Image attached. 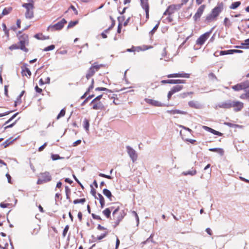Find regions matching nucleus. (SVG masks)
<instances>
[{
	"label": "nucleus",
	"mask_w": 249,
	"mask_h": 249,
	"mask_svg": "<svg viewBox=\"0 0 249 249\" xmlns=\"http://www.w3.org/2000/svg\"><path fill=\"white\" fill-rule=\"evenodd\" d=\"M223 9V2L218 3L217 5L212 9L211 13L206 16L204 22L206 23H209L213 20H216Z\"/></svg>",
	"instance_id": "obj_1"
},
{
	"label": "nucleus",
	"mask_w": 249,
	"mask_h": 249,
	"mask_svg": "<svg viewBox=\"0 0 249 249\" xmlns=\"http://www.w3.org/2000/svg\"><path fill=\"white\" fill-rule=\"evenodd\" d=\"M18 38L19 40L18 44L20 45L21 50L25 53L28 52L29 49L26 47V46H28L29 43L28 35L23 34L19 36Z\"/></svg>",
	"instance_id": "obj_2"
},
{
	"label": "nucleus",
	"mask_w": 249,
	"mask_h": 249,
	"mask_svg": "<svg viewBox=\"0 0 249 249\" xmlns=\"http://www.w3.org/2000/svg\"><path fill=\"white\" fill-rule=\"evenodd\" d=\"M40 178H38L36 184L41 185L45 183L50 182L52 179V177L49 172L45 171L43 173H41Z\"/></svg>",
	"instance_id": "obj_3"
},
{
	"label": "nucleus",
	"mask_w": 249,
	"mask_h": 249,
	"mask_svg": "<svg viewBox=\"0 0 249 249\" xmlns=\"http://www.w3.org/2000/svg\"><path fill=\"white\" fill-rule=\"evenodd\" d=\"M214 28V27L211 28V29L208 31L203 34L201 35L196 40V44L202 46L203 45L205 41L208 39V38L210 36L211 34H212L213 29Z\"/></svg>",
	"instance_id": "obj_4"
},
{
	"label": "nucleus",
	"mask_w": 249,
	"mask_h": 249,
	"mask_svg": "<svg viewBox=\"0 0 249 249\" xmlns=\"http://www.w3.org/2000/svg\"><path fill=\"white\" fill-rule=\"evenodd\" d=\"M67 21L65 18H62L60 21L53 25H50L48 27V29H51L52 31L61 30L67 23Z\"/></svg>",
	"instance_id": "obj_5"
},
{
	"label": "nucleus",
	"mask_w": 249,
	"mask_h": 249,
	"mask_svg": "<svg viewBox=\"0 0 249 249\" xmlns=\"http://www.w3.org/2000/svg\"><path fill=\"white\" fill-rule=\"evenodd\" d=\"M126 149L127 152L132 160V161L134 162L137 160L138 155L136 151L130 146H126Z\"/></svg>",
	"instance_id": "obj_6"
},
{
	"label": "nucleus",
	"mask_w": 249,
	"mask_h": 249,
	"mask_svg": "<svg viewBox=\"0 0 249 249\" xmlns=\"http://www.w3.org/2000/svg\"><path fill=\"white\" fill-rule=\"evenodd\" d=\"M144 101L154 107H168V105L152 99L145 98Z\"/></svg>",
	"instance_id": "obj_7"
},
{
	"label": "nucleus",
	"mask_w": 249,
	"mask_h": 249,
	"mask_svg": "<svg viewBox=\"0 0 249 249\" xmlns=\"http://www.w3.org/2000/svg\"><path fill=\"white\" fill-rule=\"evenodd\" d=\"M162 84H184L186 83L185 80L183 79H167L162 80L160 81Z\"/></svg>",
	"instance_id": "obj_8"
},
{
	"label": "nucleus",
	"mask_w": 249,
	"mask_h": 249,
	"mask_svg": "<svg viewBox=\"0 0 249 249\" xmlns=\"http://www.w3.org/2000/svg\"><path fill=\"white\" fill-rule=\"evenodd\" d=\"M205 7L206 5L203 4L200 5L197 9L196 12L193 16V19L195 22H196L198 19H199L200 18V17H201L203 13Z\"/></svg>",
	"instance_id": "obj_9"
},
{
	"label": "nucleus",
	"mask_w": 249,
	"mask_h": 249,
	"mask_svg": "<svg viewBox=\"0 0 249 249\" xmlns=\"http://www.w3.org/2000/svg\"><path fill=\"white\" fill-rule=\"evenodd\" d=\"M232 107H234L233 110L235 112H239L244 107V103L239 101H232Z\"/></svg>",
	"instance_id": "obj_10"
},
{
	"label": "nucleus",
	"mask_w": 249,
	"mask_h": 249,
	"mask_svg": "<svg viewBox=\"0 0 249 249\" xmlns=\"http://www.w3.org/2000/svg\"><path fill=\"white\" fill-rule=\"evenodd\" d=\"M28 64L27 63L24 64L21 67V74L23 76H26L28 77H30L32 75V72L30 69L27 68Z\"/></svg>",
	"instance_id": "obj_11"
},
{
	"label": "nucleus",
	"mask_w": 249,
	"mask_h": 249,
	"mask_svg": "<svg viewBox=\"0 0 249 249\" xmlns=\"http://www.w3.org/2000/svg\"><path fill=\"white\" fill-rule=\"evenodd\" d=\"M188 104L189 107L195 109H201L203 107V105L197 101H190Z\"/></svg>",
	"instance_id": "obj_12"
},
{
	"label": "nucleus",
	"mask_w": 249,
	"mask_h": 249,
	"mask_svg": "<svg viewBox=\"0 0 249 249\" xmlns=\"http://www.w3.org/2000/svg\"><path fill=\"white\" fill-rule=\"evenodd\" d=\"M143 47H144V48L142 49V48L141 46L135 47V46H133L131 48L127 49L126 51L127 52L131 53V52H135L136 51L138 52H139V51H145L149 48H152V46H150L149 47H148V46H146V45L143 46Z\"/></svg>",
	"instance_id": "obj_13"
},
{
	"label": "nucleus",
	"mask_w": 249,
	"mask_h": 249,
	"mask_svg": "<svg viewBox=\"0 0 249 249\" xmlns=\"http://www.w3.org/2000/svg\"><path fill=\"white\" fill-rule=\"evenodd\" d=\"M217 107L219 108L229 109L232 107V101L231 100H228L224 102L219 103L217 105Z\"/></svg>",
	"instance_id": "obj_14"
},
{
	"label": "nucleus",
	"mask_w": 249,
	"mask_h": 249,
	"mask_svg": "<svg viewBox=\"0 0 249 249\" xmlns=\"http://www.w3.org/2000/svg\"><path fill=\"white\" fill-rule=\"evenodd\" d=\"M19 138V136H18L16 138L12 139L13 137H10L7 139L5 142L2 143L0 145V147L3 146V148H6L8 147L10 144H12L15 141L18 140Z\"/></svg>",
	"instance_id": "obj_15"
},
{
	"label": "nucleus",
	"mask_w": 249,
	"mask_h": 249,
	"mask_svg": "<svg viewBox=\"0 0 249 249\" xmlns=\"http://www.w3.org/2000/svg\"><path fill=\"white\" fill-rule=\"evenodd\" d=\"M28 3H23L22 6L25 8L26 10L33 9L34 8V1L33 0H28Z\"/></svg>",
	"instance_id": "obj_16"
},
{
	"label": "nucleus",
	"mask_w": 249,
	"mask_h": 249,
	"mask_svg": "<svg viewBox=\"0 0 249 249\" xmlns=\"http://www.w3.org/2000/svg\"><path fill=\"white\" fill-rule=\"evenodd\" d=\"M167 112L170 114H180L182 115H187L188 114V112L185 111L181 110L178 109H172V110H167Z\"/></svg>",
	"instance_id": "obj_17"
},
{
	"label": "nucleus",
	"mask_w": 249,
	"mask_h": 249,
	"mask_svg": "<svg viewBox=\"0 0 249 249\" xmlns=\"http://www.w3.org/2000/svg\"><path fill=\"white\" fill-rule=\"evenodd\" d=\"M103 194L110 200L112 201L113 198H115L114 196L112 195L111 191L105 188L103 190Z\"/></svg>",
	"instance_id": "obj_18"
},
{
	"label": "nucleus",
	"mask_w": 249,
	"mask_h": 249,
	"mask_svg": "<svg viewBox=\"0 0 249 249\" xmlns=\"http://www.w3.org/2000/svg\"><path fill=\"white\" fill-rule=\"evenodd\" d=\"M105 108V106L101 102H95L92 106L91 109L94 110H102Z\"/></svg>",
	"instance_id": "obj_19"
},
{
	"label": "nucleus",
	"mask_w": 249,
	"mask_h": 249,
	"mask_svg": "<svg viewBox=\"0 0 249 249\" xmlns=\"http://www.w3.org/2000/svg\"><path fill=\"white\" fill-rule=\"evenodd\" d=\"M90 120L86 118H85L83 122V126L85 130L88 132L89 130Z\"/></svg>",
	"instance_id": "obj_20"
},
{
	"label": "nucleus",
	"mask_w": 249,
	"mask_h": 249,
	"mask_svg": "<svg viewBox=\"0 0 249 249\" xmlns=\"http://www.w3.org/2000/svg\"><path fill=\"white\" fill-rule=\"evenodd\" d=\"M25 93V90H22L20 92L19 95H18V96L17 97L16 101L14 102V106L15 107H17L18 106V105L20 104H21V103L22 102V101H21V97L23 96V95Z\"/></svg>",
	"instance_id": "obj_21"
},
{
	"label": "nucleus",
	"mask_w": 249,
	"mask_h": 249,
	"mask_svg": "<svg viewBox=\"0 0 249 249\" xmlns=\"http://www.w3.org/2000/svg\"><path fill=\"white\" fill-rule=\"evenodd\" d=\"M209 151L216 152L218 153L220 156H223L224 154V151L223 149L220 147L210 148L209 149Z\"/></svg>",
	"instance_id": "obj_22"
},
{
	"label": "nucleus",
	"mask_w": 249,
	"mask_h": 249,
	"mask_svg": "<svg viewBox=\"0 0 249 249\" xmlns=\"http://www.w3.org/2000/svg\"><path fill=\"white\" fill-rule=\"evenodd\" d=\"M196 173H197L196 170L195 169H194V168L193 167V168H192L191 170L183 171L181 173V175L185 176H188V175H190L191 176H194L195 175H196Z\"/></svg>",
	"instance_id": "obj_23"
},
{
	"label": "nucleus",
	"mask_w": 249,
	"mask_h": 249,
	"mask_svg": "<svg viewBox=\"0 0 249 249\" xmlns=\"http://www.w3.org/2000/svg\"><path fill=\"white\" fill-rule=\"evenodd\" d=\"M174 77H181V78H188L190 77V74L189 73H185L184 72H182L181 73H174Z\"/></svg>",
	"instance_id": "obj_24"
},
{
	"label": "nucleus",
	"mask_w": 249,
	"mask_h": 249,
	"mask_svg": "<svg viewBox=\"0 0 249 249\" xmlns=\"http://www.w3.org/2000/svg\"><path fill=\"white\" fill-rule=\"evenodd\" d=\"M97 195L98 197H97V199L99 200V202L100 203L101 208L102 209L105 206V200L103 196L100 193H97Z\"/></svg>",
	"instance_id": "obj_25"
},
{
	"label": "nucleus",
	"mask_w": 249,
	"mask_h": 249,
	"mask_svg": "<svg viewBox=\"0 0 249 249\" xmlns=\"http://www.w3.org/2000/svg\"><path fill=\"white\" fill-rule=\"evenodd\" d=\"M141 5L142 8L146 11V10L149 9V5L148 1L146 0H140Z\"/></svg>",
	"instance_id": "obj_26"
},
{
	"label": "nucleus",
	"mask_w": 249,
	"mask_h": 249,
	"mask_svg": "<svg viewBox=\"0 0 249 249\" xmlns=\"http://www.w3.org/2000/svg\"><path fill=\"white\" fill-rule=\"evenodd\" d=\"M183 88V86L182 85H176L174 86L171 89V91L175 94V93L180 91Z\"/></svg>",
	"instance_id": "obj_27"
},
{
	"label": "nucleus",
	"mask_w": 249,
	"mask_h": 249,
	"mask_svg": "<svg viewBox=\"0 0 249 249\" xmlns=\"http://www.w3.org/2000/svg\"><path fill=\"white\" fill-rule=\"evenodd\" d=\"M95 73V71L93 70L91 67H90V68L87 71V73L86 74V77L87 79L89 80L91 76L94 75Z\"/></svg>",
	"instance_id": "obj_28"
},
{
	"label": "nucleus",
	"mask_w": 249,
	"mask_h": 249,
	"mask_svg": "<svg viewBox=\"0 0 249 249\" xmlns=\"http://www.w3.org/2000/svg\"><path fill=\"white\" fill-rule=\"evenodd\" d=\"M65 193H66V199H68L70 202H71V199L70 198V195H71V189L70 188V187L66 185L65 186Z\"/></svg>",
	"instance_id": "obj_29"
},
{
	"label": "nucleus",
	"mask_w": 249,
	"mask_h": 249,
	"mask_svg": "<svg viewBox=\"0 0 249 249\" xmlns=\"http://www.w3.org/2000/svg\"><path fill=\"white\" fill-rule=\"evenodd\" d=\"M12 10V7H8L4 8L3 9V10H2V12L1 13V14L0 15V16L2 18L4 16H6V15H8L9 13H11Z\"/></svg>",
	"instance_id": "obj_30"
},
{
	"label": "nucleus",
	"mask_w": 249,
	"mask_h": 249,
	"mask_svg": "<svg viewBox=\"0 0 249 249\" xmlns=\"http://www.w3.org/2000/svg\"><path fill=\"white\" fill-rule=\"evenodd\" d=\"M1 26L5 36H6L7 39H9V29L7 28L6 25L4 23H2Z\"/></svg>",
	"instance_id": "obj_31"
},
{
	"label": "nucleus",
	"mask_w": 249,
	"mask_h": 249,
	"mask_svg": "<svg viewBox=\"0 0 249 249\" xmlns=\"http://www.w3.org/2000/svg\"><path fill=\"white\" fill-rule=\"evenodd\" d=\"M170 5H169L166 8V10L163 13L164 16H171L172 14H173L175 11L173 10V9L172 8H170Z\"/></svg>",
	"instance_id": "obj_32"
},
{
	"label": "nucleus",
	"mask_w": 249,
	"mask_h": 249,
	"mask_svg": "<svg viewBox=\"0 0 249 249\" xmlns=\"http://www.w3.org/2000/svg\"><path fill=\"white\" fill-rule=\"evenodd\" d=\"M95 95L94 94H89L88 96H86L85 100L82 102L81 104V106H84L88 102V101L94 97Z\"/></svg>",
	"instance_id": "obj_33"
},
{
	"label": "nucleus",
	"mask_w": 249,
	"mask_h": 249,
	"mask_svg": "<svg viewBox=\"0 0 249 249\" xmlns=\"http://www.w3.org/2000/svg\"><path fill=\"white\" fill-rule=\"evenodd\" d=\"M25 16L26 18H32L34 17V12L33 9L26 10Z\"/></svg>",
	"instance_id": "obj_34"
},
{
	"label": "nucleus",
	"mask_w": 249,
	"mask_h": 249,
	"mask_svg": "<svg viewBox=\"0 0 249 249\" xmlns=\"http://www.w3.org/2000/svg\"><path fill=\"white\" fill-rule=\"evenodd\" d=\"M111 213L110 209L109 208H106L103 212L102 213L107 218H111Z\"/></svg>",
	"instance_id": "obj_35"
},
{
	"label": "nucleus",
	"mask_w": 249,
	"mask_h": 249,
	"mask_svg": "<svg viewBox=\"0 0 249 249\" xmlns=\"http://www.w3.org/2000/svg\"><path fill=\"white\" fill-rule=\"evenodd\" d=\"M241 3L240 1H237L233 2H232L231 5L230 6V8L231 9H237L240 5Z\"/></svg>",
	"instance_id": "obj_36"
},
{
	"label": "nucleus",
	"mask_w": 249,
	"mask_h": 249,
	"mask_svg": "<svg viewBox=\"0 0 249 249\" xmlns=\"http://www.w3.org/2000/svg\"><path fill=\"white\" fill-rule=\"evenodd\" d=\"M79 23V20L77 19L74 21H70L68 25L67 29L73 28L74 26L78 24Z\"/></svg>",
	"instance_id": "obj_37"
},
{
	"label": "nucleus",
	"mask_w": 249,
	"mask_h": 249,
	"mask_svg": "<svg viewBox=\"0 0 249 249\" xmlns=\"http://www.w3.org/2000/svg\"><path fill=\"white\" fill-rule=\"evenodd\" d=\"M227 54H233L232 49L222 50L219 52V55H225Z\"/></svg>",
	"instance_id": "obj_38"
},
{
	"label": "nucleus",
	"mask_w": 249,
	"mask_h": 249,
	"mask_svg": "<svg viewBox=\"0 0 249 249\" xmlns=\"http://www.w3.org/2000/svg\"><path fill=\"white\" fill-rule=\"evenodd\" d=\"M160 25V21H159L154 27V28L149 32V35L150 37L153 36L154 33L157 31Z\"/></svg>",
	"instance_id": "obj_39"
},
{
	"label": "nucleus",
	"mask_w": 249,
	"mask_h": 249,
	"mask_svg": "<svg viewBox=\"0 0 249 249\" xmlns=\"http://www.w3.org/2000/svg\"><path fill=\"white\" fill-rule=\"evenodd\" d=\"M20 117H18L17 120H16L12 124L4 127V129L2 131V132H4L7 129L13 127L17 123V122L20 119Z\"/></svg>",
	"instance_id": "obj_40"
},
{
	"label": "nucleus",
	"mask_w": 249,
	"mask_h": 249,
	"mask_svg": "<svg viewBox=\"0 0 249 249\" xmlns=\"http://www.w3.org/2000/svg\"><path fill=\"white\" fill-rule=\"evenodd\" d=\"M183 4L182 3L178 4H171L170 8L172 7V8L173 9V10L174 11L178 10H179L181 8V7L183 6Z\"/></svg>",
	"instance_id": "obj_41"
},
{
	"label": "nucleus",
	"mask_w": 249,
	"mask_h": 249,
	"mask_svg": "<svg viewBox=\"0 0 249 249\" xmlns=\"http://www.w3.org/2000/svg\"><path fill=\"white\" fill-rule=\"evenodd\" d=\"M123 216L118 215L117 217L116 220L114 222V225H113L114 228H115L117 226H118L120 223V222L123 220Z\"/></svg>",
	"instance_id": "obj_42"
},
{
	"label": "nucleus",
	"mask_w": 249,
	"mask_h": 249,
	"mask_svg": "<svg viewBox=\"0 0 249 249\" xmlns=\"http://www.w3.org/2000/svg\"><path fill=\"white\" fill-rule=\"evenodd\" d=\"M65 114H66V109H65V107H64L60 110V111L59 112V113L56 116V120H59L60 118L64 117L65 116Z\"/></svg>",
	"instance_id": "obj_43"
},
{
	"label": "nucleus",
	"mask_w": 249,
	"mask_h": 249,
	"mask_svg": "<svg viewBox=\"0 0 249 249\" xmlns=\"http://www.w3.org/2000/svg\"><path fill=\"white\" fill-rule=\"evenodd\" d=\"M64 158L63 157H60L59 154H52L51 155V159L53 160H58L63 159Z\"/></svg>",
	"instance_id": "obj_44"
},
{
	"label": "nucleus",
	"mask_w": 249,
	"mask_h": 249,
	"mask_svg": "<svg viewBox=\"0 0 249 249\" xmlns=\"http://www.w3.org/2000/svg\"><path fill=\"white\" fill-rule=\"evenodd\" d=\"M19 114V112H16L8 120H7L5 123L2 125V126H4L6 124H8L10 122H11L13 120H14L16 116Z\"/></svg>",
	"instance_id": "obj_45"
},
{
	"label": "nucleus",
	"mask_w": 249,
	"mask_h": 249,
	"mask_svg": "<svg viewBox=\"0 0 249 249\" xmlns=\"http://www.w3.org/2000/svg\"><path fill=\"white\" fill-rule=\"evenodd\" d=\"M86 201V199L85 198H82L80 199H75L73 200V203L74 204H84Z\"/></svg>",
	"instance_id": "obj_46"
},
{
	"label": "nucleus",
	"mask_w": 249,
	"mask_h": 249,
	"mask_svg": "<svg viewBox=\"0 0 249 249\" xmlns=\"http://www.w3.org/2000/svg\"><path fill=\"white\" fill-rule=\"evenodd\" d=\"M110 232L109 231H107L104 233H102L101 235L98 236L97 237V239L98 240H101L103 238H105L108 234V233Z\"/></svg>",
	"instance_id": "obj_47"
},
{
	"label": "nucleus",
	"mask_w": 249,
	"mask_h": 249,
	"mask_svg": "<svg viewBox=\"0 0 249 249\" xmlns=\"http://www.w3.org/2000/svg\"><path fill=\"white\" fill-rule=\"evenodd\" d=\"M223 24L227 28H229L231 25V23L229 18H225L223 21Z\"/></svg>",
	"instance_id": "obj_48"
},
{
	"label": "nucleus",
	"mask_w": 249,
	"mask_h": 249,
	"mask_svg": "<svg viewBox=\"0 0 249 249\" xmlns=\"http://www.w3.org/2000/svg\"><path fill=\"white\" fill-rule=\"evenodd\" d=\"M9 49L12 51L13 50H21V48L20 47V45H18V44H13L11 46L9 47Z\"/></svg>",
	"instance_id": "obj_49"
},
{
	"label": "nucleus",
	"mask_w": 249,
	"mask_h": 249,
	"mask_svg": "<svg viewBox=\"0 0 249 249\" xmlns=\"http://www.w3.org/2000/svg\"><path fill=\"white\" fill-rule=\"evenodd\" d=\"M54 48H55V45L53 44H51L49 46H48L45 47L43 49V51L48 52V51H52V50H54Z\"/></svg>",
	"instance_id": "obj_50"
},
{
	"label": "nucleus",
	"mask_w": 249,
	"mask_h": 249,
	"mask_svg": "<svg viewBox=\"0 0 249 249\" xmlns=\"http://www.w3.org/2000/svg\"><path fill=\"white\" fill-rule=\"evenodd\" d=\"M90 67L95 71V72L98 71L100 69L99 64H98L97 62H94Z\"/></svg>",
	"instance_id": "obj_51"
},
{
	"label": "nucleus",
	"mask_w": 249,
	"mask_h": 249,
	"mask_svg": "<svg viewBox=\"0 0 249 249\" xmlns=\"http://www.w3.org/2000/svg\"><path fill=\"white\" fill-rule=\"evenodd\" d=\"M232 89L234 90V91H239L240 90H242V87H241V84L240 83H239V84H237L234 86H233L232 87Z\"/></svg>",
	"instance_id": "obj_52"
},
{
	"label": "nucleus",
	"mask_w": 249,
	"mask_h": 249,
	"mask_svg": "<svg viewBox=\"0 0 249 249\" xmlns=\"http://www.w3.org/2000/svg\"><path fill=\"white\" fill-rule=\"evenodd\" d=\"M62 198V197L61 196V194L60 193H56L55 195V204L56 205H58V204L57 201V199L61 200Z\"/></svg>",
	"instance_id": "obj_53"
},
{
	"label": "nucleus",
	"mask_w": 249,
	"mask_h": 249,
	"mask_svg": "<svg viewBox=\"0 0 249 249\" xmlns=\"http://www.w3.org/2000/svg\"><path fill=\"white\" fill-rule=\"evenodd\" d=\"M208 77L209 78V79H210L211 80H216V81H218L217 77L216 76V75L212 72H210L209 74H208Z\"/></svg>",
	"instance_id": "obj_54"
},
{
	"label": "nucleus",
	"mask_w": 249,
	"mask_h": 249,
	"mask_svg": "<svg viewBox=\"0 0 249 249\" xmlns=\"http://www.w3.org/2000/svg\"><path fill=\"white\" fill-rule=\"evenodd\" d=\"M104 94H105V93H104L100 95H99L98 96H97V97H96L92 100V102L95 103V102H101L100 100L103 98V95Z\"/></svg>",
	"instance_id": "obj_55"
},
{
	"label": "nucleus",
	"mask_w": 249,
	"mask_h": 249,
	"mask_svg": "<svg viewBox=\"0 0 249 249\" xmlns=\"http://www.w3.org/2000/svg\"><path fill=\"white\" fill-rule=\"evenodd\" d=\"M132 213L135 216V218L136 222H137V226H138L139 225V223H140V219H139V216L136 211H133L132 212Z\"/></svg>",
	"instance_id": "obj_56"
},
{
	"label": "nucleus",
	"mask_w": 249,
	"mask_h": 249,
	"mask_svg": "<svg viewBox=\"0 0 249 249\" xmlns=\"http://www.w3.org/2000/svg\"><path fill=\"white\" fill-rule=\"evenodd\" d=\"M72 177H73V179H74V180L79 185V186L81 187V188L82 189H84V186L83 185V184L79 180V179L77 178V177L74 174H72Z\"/></svg>",
	"instance_id": "obj_57"
},
{
	"label": "nucleus",
	"mask_w": 249,
	"mask_h": 249,
	"mask_svg": "<svg viewBox=\"0 0 249 249\" xmlns=\"http://www.w3.org/2000/svg\"><path fill=\"white\" fill-rule=\"evenodd\" d=\"M98 175L101 177L105 178L108 179H112L113 178V177L112 176L101 173H99Z\"/></svg>",
	"instance_id": "obj_58"
},
{
	"label": "nucleus",
	"mask_w": 249,
	"mask_h": 249,
	"mask_svg": "<svg viewBox=\"0 0 249 249\" xmlns=\"http://www.w3.org/2000/svg\"><path fill=\"white\" fill-rule=\"evenodd\" d=\"M69 230V226L68 225H67L65 227V228L63 231L62 236L63 237H65L66 236Z\"/></svg>",
	"instance_id": "obj_59"
},
{
	"label": "nucleus",
	"mask_w": 249,
	"mask_h": 249,
	"mask_svg": "<svg viewBox=\"0 0 249 249\" xmlns=\"http://www.w3.org/2000/svg\"><path fill=\"white\" fill-rule=\"evenodd\" d=\"M182 139L183 140V141L185 142H189L190 143L192 144H195V142H196V140L194 139H191L189 138L184 139L183 137H182Z\"/></svg>",
	"instance_id": "obj_60"
},
{
	"label": "nucleus",
	"mask_w": 249,
	"mask_h": 249,
	"mask_svg": "<svg viewBox=\"0 0 249 249\" xmlns=\"http://www.w3.org/2000/svg\"><path fill=\"white\" fill-rule=\"evenodd\" d=\"M211 133H212L214 135H216V136H222L223 135V133L220 132H219L218 131H216L213 129V130H212V132Z\"/></svg>",
	"instance_id": "obj_61"
},
{
	"label": "nucleus",
	"mask_w": 249,
	"mask_h": 249,
	"mask_svg": "<svg viewBox=\"0 0 249 249\" xmlns=\"http://www.w3.org/2000/svg\"><path fill=\"white\" fill-rule=\"evenodd\" d=\"M178 126L180 128H182V129L185 130H187L188 131V132H189L192 135L193 134V133H194L193 131L190 128H189V127H186V126H185L184 125H179Z\"/></svg>",
	"instance_id": "obj_62"
},
{
	"label": "nucleus",
	"mask_w": 249,
	"mask_h": 249,
	"mask_svg": "<svg viewBox=\"0 0 249 249\" xmlns=\"http://www.w3.org/2000/svg\"><path fill=\"white\" fill-rule=\"evenodd\" d=\"M90 187L91 188L90 190L91 194L94 197L95 199H97V197L96 196V191L95 189L92 188V185H90Z\"/></svg>",
	"instance_id": "obj_63"
},
{
	"label": "nucleus",
	"mask_w": 249,
	"mask_h": 249,
	"mask_svg": "<svg viewBox=\"0 0 249 249\" xmlns=\"http://www.w3.org/2000/svg\"><path fill=\"white\" fill-rule=\"evenodd\" d=\"M125 18L124 16H119L117 18L118 23H123V21L125 20Z\"/></svg>",
	"instance_id": "obj_64"
}]
</instances>
